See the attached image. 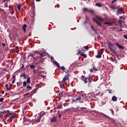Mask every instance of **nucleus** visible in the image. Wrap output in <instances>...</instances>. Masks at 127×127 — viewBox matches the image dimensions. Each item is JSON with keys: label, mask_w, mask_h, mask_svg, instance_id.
Instances as JSON below:
<instances>
[{"label": "nucleus", "mask_w": 127, "mask_h": 127, "mask_svg": "<svg viewBox=\"0 0 127 127\" xmlns=\"http://www.w3.org/2000/svg\"><path fill=\"white\" fill-rule=\"evenodd\" d=\"M109 7L111 9H113V10H116V9H118V8H119V7H117L115 5H111L109 6Z\"/></svg>", "instance_id": "9"}, {"label": "nucleus", "mask_w": 127, "mask_h": 127, "mask_svg": "<svg viewBox=\"0 0 127 127\" xmlns=\"http://www.w3.org/2000/svg\"><path fill=\"white\" fill-rule=\"evenodd\" d=\"M20 77L23 78V79H26V75L25 73L21 74Z\"/></svg>", "instance_id": "21"}, {"label": "nucleus", "mask_w": 127, "mask_h": 127, "mask_svg": "<svg viewBox=\"0 0 127 127\" xmlns=\"http://www.w3.org/2000/svg\"><path fill=\"white\" fill-rule=\"evenodd\" d=\"M62 108V104H59L58 105V106H57V109H61Z\"/></svg>", "instance_id": "25"}, {"label": "nucleus", "mask_w": 127, "mask_h": 127, "mask_svg": "<svg viewBox=\"0 0 127 127\" xmlns=\"http://www.w3.org/2000/svg\"><path fill=\"white\" fill-rule=\"evenodd\" d=\"M80 56H82L84 58H87V54L83 53L80 54Z\"/></svg>", "instance_id": "23"}, {"label": "nucleus", "mask_w": 127, "mask_h": 127, "mask_svg": "<svg viewBox=\"0 0 127 127\" xmlns=\"http://www.w3.org/2000/svg\"><path fill=\"white\" fill-rule=\"evenodd\" d=\"M4 5L5 7H7V2L4 3Z\"/></svg>", "instance_id": "44"}, {"label": "nucleus", "mask_w": 127, "mask_h": 127, "mask_svg": "<svg viewBox=\"0 0 127 127\" xmlns=\"http://www.w3.org/2000/svg\"><path fill=\"white\" fill-rule=\"evenodd\" d=\"M60 97H63V92H60L59 94Z\"/></svg>", "instance_id": "34"}, {"label": "nucleus", "mask_w": 127, "mask_h": 127, "mask_svg": "<svg viewBox=\"0 0 127 127\" xmlns=\"http://www.w3.org/2000/svg\"><path fill=\"white\" fill-rule=\"evenodd\" d=\"M15 49H16V53H18V47H15Z\"/></svg>", "instance_id": "41"}, {"label": "nucleus", "mask_w": 127, "mask_h": 127, "mask_svg": "<svg viewBox=\"0 0 127 127\" xmlns=\"http://www.w3.org/2000/svg\"><path fill=\"white\" fill-rule=\"evenodd\" d=\"M83 12H88V13H91V14H95V10L93 9H89L88 8H82Z\"/></svg>", "instance_id": "3"}, {"label": "nucleus", "mask_w": 127, "mask_h": 127, "mask_svg": "<svg viewBox=\"0 0 127 127\" xmlns=\"http://www.w3.org/2000/svg\"><path fill=\"white\" fill-rule=\"evenodd\" d=\"M117 13L118 14H122V13L125 14V13H126V12H125V10H124V8L121 7V8L118 9Z\"/></svg>", "instance_id": "7"}, {"label": "nucleus", "mask_w": 127, "mask_h": 127, "mask_svg": "<svg viewBox=\"0 0 127 127\" xmlns=\"http://www.w3.org/2000/svg\"><path fill=\"white\" fill-rule=\"evenodd\" d=\"M30 69H33V70H34V69H35V66H34L33 64H32L30 65Z\"/></svg>", "instance_id": "28"}, {"label": "nucleus", "mask_w": 127, "mask_h": 127, "mask_svg": "<svg viewBox=\"0 0 127 127\" xmlns=\"http://www.w3.org/2000/svg\"><path fill=\"white\" fill-rule=\"evenodd\" d=\"M21 68V69H23V68H24V64H22Z\"/></svg>", "instance_id": "55"}, {"label": "nucleus", "mask_w": 127, "mask_h": 127, "mask_svg": "<svg viewBox=\"0 0 127 127\" xmlns=\"http://www.w3.org/2000/svg\"><path fill=\"white\" fill-rule=\"evenodd\" d=\"M21 4H19L17 5V8L18 10H20V9H21Z\"/></svg>", "instance_id": "26"}, {"label": "nucleus", "mask_w": 127, "mask_h": 127, "mask_svg": "<svg viewBox=\"0 0 127 127\" xmlns=\"http://www.w3.org/2000/svg\"><path fill=\"white\" fill-rule=\"evenodd\" d=\"M112 100L113 102H117V101H118V98H117L116 96H114L112 98Z\"/></svg>", "instance_id": "16"}, {"label": "nucleus", "mask_w": 127, "mask_h": 127, "mask_svg": "<svg viewBox=\"0 0 127 127\" xmlns=\"http://www.w3.org/2000/svg\"><path fill=\"white\" fill-rule=\"evenodd\" d=\"M81 100V97L78 96V97H77L75 100H73L72 101V102L73 103H76V102H77V101H80Z\"/></svg>", "instance_id": "15"}, {"label": "nucleus", "mask_w": 127, "mask_h": 127, "mask_svg": "<svg viewBox=\"0 0 127 127\" xmlns=\"http://www.w3.org/2000/svg\"><path fill=\"white\" fill-rule=\"evenodd\" d=\"M35 93H36V89H34L31 91V95H33V94H35Z\"/></svg>", "instance_id": "30"}, {"label": "nucleus", "mask_w": 127, "mask_h": 127, "mask_svg": "<svg viewBox=\"0 0 127 127\" xmlns=\"http://www.w3.org/2000/svg\"><path fill=\"white\" fill-rule=\"evenodd\" d=\"M79 103H84V101H79Z\"/></svg>", "instance_id": "62"}, {"label": "nucleus", "mask_w": 127, "mask_h": 127, "mask_svg": "<svg viewBox=\"0 0 127 127\" xmlns=\"http://www.w3.org/2000/svg\"><path fill=\"white\" fill-rule=\"evenodd\" d=\"M116 1H118V0H113L112 1L111 3L114 4Z\"/></svg>", "instance_id": "38"}, {"label": "nucleus", "mask_w": 127, "mask_h": 127, "mask_svg": "<svg viewBox=\"0 0 127 127\" xmlns=\"http://www.w3.org/2000/svg\"><path fill=\"white\" fill-rule=\"evenodd\" d=\"M7 62H8V63H10V61L7 60Z\"/></svg>", "instance_id": "60"}, {"label": "nucleus", "mask_w": 127, "mask_h": 127, "mask_svg": "<svg viewBox=\"0 0 127 127\" xmlns=\"http://www.w3.org/2000/svg\"><path fill=\"white\" fill-rule=\"evenodd\" d=\"M41 0H36V1H40Z\"/></svg>", "instance_id": "63"}, {"label": "nucleus", "mask_w": 127, "mask_h": 127, "mask_svg": "<svg viewBox=\"0 0 127 127\" xmlns=\"http://www.w3.org/2000/svg\"><path fill=\"white\" fill-rule=\"evenodd\" d=\"M85 49H86V50H89V47L88 46H84L83 47Z\"/></svg>", "instance_id": "36"}, {"label": "nucleus", "mask_w": 127, "mask_h": 127, "mask_svg": "<svg viewBox=\"0 0 127 127\" xmlns=\"http://www.w3.org/2000/svg\"><path fill=\"white\" fill-rule=\"evenodd\" d=\"M22 85V82H17V87H20V85Z\"/></svg>", "instance_id": "31"}, {"label": "nucleus", "mask_w": 127, "mask_h": 127, "mask_svg": "<svg viewBox=\"0 0 127 127\" xmlns=\"http://www.w3.org/2000/svg\"><path fill=\"white\" fill-rule=\"evenodd\" d=\"M39 86H40V85H39V84H38V85H37L38 88H39V87H40Z\"/></svg>", "instance_id": "61"}, {"label": "nucleus", "mask_w": 127, "mask_h": 127, "mask_svg": "<svg viewBox=\"0 0 127 127\" xmlns=\"http://www.w3.org/2000/svg\"><path fill=\"white\" fill-rule=\"evenodd\" d=\"M32 57V58H33L34 57V55H33V54H30L29 55V57Z\"/></svg>", "instance_id": "40"}, {"label": "nucleus", "mask_w": 127, "mask_h": 127, "mask_svg": "<svg viewBox=\"0 0 127 127\" xmlns=\"http://www.w3.org/2000/svg\"><path fill=\"white\" fill-rule=\"evenodd\" d=\"M7 112L8 113L9 115H11L12 114L10 113V111L9 110H7Z\"/></svg>", "instance_id": "52"}, {"label": "nucleus", "mask_w": 127, "mask_h": 127, "mask_svg": "<svg viewBox=\"0 0 127 127\" xmlns=\"http://www.w3.org/2000/svg\"><path fill=\"white\" fill-rule=\"evenodd\" d=\"M16 80V79H13V80H12V84H14V83L15 82Z\"/></svg>", "instance_id": "47"}, {"label": "nucleus", "mask_w": 127, "mask_h": 127, "mask_svg": "<svg viewBox=\"0 0 127 127\" xmlns=\"http://www.w3.org/2000/svg\"><path fill=\"white\" fill-rule=\"evenodd\" d=\"M90 71L91 73H93V72H94V69L93 68H91L90 69Z\"/></svg>", "instance_id": "48"}, {"label": "nucleus", "mask_w": 127, "mask_h": 127, "mask_svg": "<svg viewBox=\"0 0 127 127\" xmlns=\"http://www.w3.org/2000/svg\"><path fill=\"white\" fill-rule=\"evenodd\" d=\"M64 107H66V106H68V103H64Z\"/></svg>", "instance_id": "54"}, {"label": "nucleus", "mask_w": 127, "mask_h": 127, "mask_svg": "<svg viewBox=\"0 0 127 127\" xmlns=\"http://www.w3.org/2000/svg\"><path fill=\"white\" fill-rule=\"evenodd\" d=\"M36 53H37L38 54H39L40 58H41V57H44V56H46V55L45 54V52H43L42 53H40L39 52H36Z\"/></svg>", "instance_id": "12"}, {"label": "nucleus", "mask_w": 127, "mask_h": 127, "mask_svg": "<svg viewBox=\"0 0 127 127\" xmlns=\"http://www.w3.org/2000/svg\"><path fill=\"white\" fill-rule=\"evenodd\" d=\"M1 45H2L3 47H5V44L2 43Z\"/></svg>", "instance_id": "56"}, {"label": "nucleus", "mask_w": 127, "mask_h": 127, "mask_svg": "<svg viewBox=\"0 0 127 127\" xmlns=\"http://www.w3.org/2000/svg\"><path fill=\"white\" fill-rule=\"evenodd\" d=\"M51 122L52 123H56L57 122V119L56 118V117H54L52 118V119L51 120Z\"/></svg>", "instance_id": "17"}, {"label": "nucleus", "mask_w": 127, "mask_h": 127, "mask_svg": "<svg viewBox=\"0 0 127 127\" xmlns=\"http://www.w3.org/2000/svg\"><path fill=\"white\" fill-rule=\"evenodd\" d=\"M116 45L119 48H120L121 49H125V47H124V46L120 45L118 43H116Z\"/></svg>", "instance_id": "19"}, {"label": "nucleus", "mask_w": 127, "mask_h": 127, "mask_svg": "<svg viewBox=\"0 0 127 127\" xmlns=\"http://www.w3.org/2000/svg\"><path fill=\"white\" fill-rule=\"evenodd\" d=\"M65 73L66 74H67L65 75V76L64 77L62 83H65V82H66V81L68 80V78H69V74H68V73H67V72L66 71H65Z\"/></svg>", "instance_id": "8"}, {"label": "nucleus", "mask_w": 127, "mask_h": 127, "mask_svg": "<svg viewBox=\"0 0 127 127\" xmlns=\"http://www.w3.org/2000/svg\"><path fill=\"white\" fill-rule=\"evenodd\" d=\"M99 20H100V21H101L102 22L105 21L104 19H103L99 16H97L96 18H93V21H94V22H96V23H97L99 25V26L102 27V24H101V22H100Z\"/></svg>", "instance_id": "2"}, {"label": "nucleus", "mask_w": 127, "mask_h": 127, "mask_svg": "<svg viewBox=\"0 0 127 127\" xmlns=\"http://www.w3.org/2000/svg\"><path fill=\"white\" fill-rule=\"evenodd\" d=\"M81 79L82 81H83V82L85 84H87V77H86L85 76H82L81 77Z\"/></svg>", "instance_id": "10"}, {"label": "nucleus", "mask_w": 127, "mask_h": 127, "mask_svg": "<svg viewBox=\"0 0 127 127\" xmlns=\"http://www.w3.org/2000/svg\"><path fill=\"white\" fill-rule=\"evenodd\" d=\"M95 5L96 6H98V7H102V4H101L100 3H96L95 4Z\"/></svg>", "instance_id": "24"}, {"label": "nucleus", "mask_w": 127, "mask_h": 127, "mask_svg": "<svg viewBox=\"0 0 127 127\" xmlns=\"http://www.w3.org/2000/svg\"><path fill=\"white\" fill-rule=\"evenodd\" d=\"M59 68H60V69H61L62 70H63V71H64L65 72V70H66V68H65L64 67V66H62V67H59Z\"/></svg>", "instance_id": "33"}, {"label": "nucleus", "mask_w": 127, "mask_h": 127, "mask_svg": "<svg viewBox=\"0 0 127 127\" xmlns=\"http://www.w3.org/2000/svg\"><path fill=\"white\" fill-rule=\"evenodd\" d=\"M12 79L13 80H16V79L15 78V75H13L12 76Z\"/></svg>", "instance_id": "46"}, {"label": "nucleus", "mask_w": 127, "mask_h": 127, "mask_svg": "<svg viewBox=\"0 0 127 127\" xmlns=\"http://www.w3.org/2000/svg\"><path fill=\"white\" fill-rule=\"evenodd\" d=\"M10 119H14V116L12 115V116H10Z\"/></svg>", "instance_id": "50"}, {"label": "nucleus", "mask_w": 127, "mask_h": 127, "mask_svg": "<svg viewBox=\"0 0 127 127\" xmlns=\"http://www.w3.org/2000/svg\"><path fill=\"white\" fill-rule=\"evenodd\" d=\"M87 108L86 107H81L80 109L82 112H84V110H86Z\"/></svg>", "instance_id": "35"}, {"label": "nucleus", "mask_w": 127, "mask_h": 127, "mask_svg": "<svg viewBox=\"0 0 127 127\" xmlns=\"http://www.w3.org/2000/svg\"><path fill=\"white\" fill-rule=\"evenodd\" d=\"M104 53V51L102 49H101L98 52V55L96 56V58H102V55Z\"/></svg>", "instance_id": "6"}, {"label": "nucleus", "mask_w": 127, "mask_h": 127, "mask_svg": "<svg viewBox=\"0 0 127 127\" xmlns=\"http://www.w3.org/2000/svg\"><path fill=\"white\" fill-rule=\"evenodd\" d=\"M108 47L110 48L111 51L116 53V51H115V49H116V45H115V44L109 43L108 45Z\"/></svg>", "instance_id": "4"}, {"label": "nucleus", "mask_w": 127, "mask_h": 127, "mask_svg": "<svg viewBox=\"0 0 127 127\" xmlns=\"http://www.w3.org/2000/svg\"><path fill=\"white\" fill-rule=\"evenodd\" d=\"M114 23H115V22H105L104 23V24L106 25V24H107L108 25H109V26H112V25L113 24H114Z\"/></svg>", "instance_id": "13"}, {"label": "nucleus", "mask_w": 127, "mask_h": 127, "mask_svg": "<svg viewBox=\"0 0 127 127\" xmlns=\"http://www.w3.org/2000/svg\"><path fill=\"white\" fill-rule=\"evenodd\" d=\"M6 90L7 91H9L10 90V89H9V88L8 87V88H6Z\"/></svg>", "instance_id": "58"}, {"label": "nucleus", "mask_w": 127, "mask_h": 127, "mask_svg": "<svg viewBox=\"0 0 127 127\" xmlns=\"http://www.w3.org/2000/svg\"><path fill=\"white\" fill-rule=\"evenodd\" d=\"M46 115V112H41L40 114H39L38 117L36 120H32L30 123H31L32 125H34V124H38L40 122V120H41V118L43 117V116H45Z\"/></svg>", "instance_id": "1"}, {"label": "nucleus", "mask_w": 127, "mask_h": 127, "mask_svg": "<svg viewBox=\"0 0 127 127\" xmlns=\"http://www.w3.org/2000/svg\"><path fill=\"white\" fill-rule=\"evenodd\" d=\"M39 63H42V62H43V61H42L40 60V61H39Z\"/></svg>", "instance_id": "59"}, {"label": "nucleus", "mask_w": 127, "mask_h": 127, "mask_svg": "<svg viewBox=\"0 0 127 127\" xmlns=\"http://www.w3.org/2000/svg\"><path fill=\"white\" fill-rule=\"evenodd\" d=\"M33 72L35 73V74H36V70L34 69H33Z\"/></svg>", "instance_id": "53"}, {"label": "nucleus", "mask_w": 127, "mask_h": 127, "mask_svg": "<svg viewBox=\"0 0 127 127\" xmlns=\"http://www.w3.org/2000/svg\"><path fill=\"white\" fill-rule=\"evenodd\" d=\"M120 19H123V20H120L119 21V23H122V22H124V21L125 20V18L124 17V16H120Z\"/></svg>", "instance_id": "18"}, {"label": "nucleus", "mask_w": 127, "mask_h": 127, "mask_svg": "<svg viewBox=\"0 0 127 127\" xmlns=\"http://www.w3.org/2000/svg\"><path fill=\"white\" fill-rule=\"evenodd\" d=\"M120 31H123V29H121L120 30Z\"/></svg>", "instance_id": "64"}, {"label": "nucleus", "mask_w": 127, "mask_h": 127, "mask_svg": "<svg viewBox=\"0 0 127 127\" xmlns=\"http://www.w3.org/2000/svg\"><path fill=\"white\" fill-rule=\"evenodd\" d=\"M60 88H61V89H63V88H64V86L60 84Z\"/></svg>", "instance_id": "51"}, {"label": "nucleus", "mask_w": 127, "mask_h": 127, "mask_svg": "<svg viewBox=\"0 0 127 127\" xmlns=\"http://www.w3.org/2000/svg\"><path fill=\"white\" fill-rule=\"evenodd\" d=\"M107 91H108L109 94H112V92H113V91L111 89H108Z\"/></svg>", "instance_id": "39"}, {"label": "nucleus", "mask_w": 127, "mask_h": 127, "mask_svg": "<svg viewBox=\"0 0 127 127\" xmlns=\"http://www.w3.org/2000/svg\"><path fill=\"white\" fill-rule=\"evenodd\" d=\"M30 80H31L30 77H28L27 79V81H24L23 82V87H24V88H26V86H27V84H30L31 82Z\"/></svg>", "instance_id": "5"}, {"label": "nucleus", "mask_w": 127, "mask_h": 127, "mask_svg": "<svg viewBox=\"0 0 127 127\" xmlns=\"http://www.w3.org/2000/svg\"><path fill=\"white\" fill-rule=\"evenodd\" d=\"M4 100V98H0V102L1 103L2 102H3Z\"/></svg>", "instance_id": "37"}, {"label": "nucleus", "mask_w": 127, "mask_h": 127, "mask_svg": "<svg viewBox=\"0 0 127 127\" xmlns=\"http://www.w3.org/2000/svg\"><path fill=\"white\" fill-rule=\"evenodd\" d=\"M27 27V25L26 24H24L22 26V29L23 30L24 32L26 31V28Z\"/></svg>", "instance_id": "14"}, {"label": "nucleus", "mask_w": 127, "mask_h": 127, "mask_svg": "<svg viewBox=\"0 0 127 127\" xmlns=\"http://www.w3.org/2000/svg\"><path fill=\"white\" fill-rule=\"evenodd\" d=\"M110 111H111V112H112V114L113 116L115 115V114H114V110H112V109H110Z\"/></svg>", "instance_id": "43"}, {"label": "nucleus", "mask_w": 127, "mask_h": 127, "mask_svg": "<svg viewBox=\"0 0 127 127\" xmlns=\"http://www.w3.org/2000/svg\"><path fill=\"white\" fill-rule=\"evenodd\" d=\"M91 28H92V30L93 31H94L95 33H96V34H97V31H96V30H95V29L94 28V26H92Z\"/></svg>", "instance_id": "32"}, {"label": "nucleus", "mask_w": 127, "mask_h": 127, "mask_svg": "<svg viewBox=\"0 0 127 127\" xmlns=\"http://www.w3.org/2000/svg\"><path fill=\"white\" fill-rule=\"evenodd\" d=\"M26 90H28V91H30V90H32V87L30 86V85H28L26 87Z\"/></svg>", "instance_id": "22"}, {"label": "nucleus", "mask_w": 127, "mask_h": 127, "mask_svg": "<svg viewBox=\"0 0 127 127\" xmlns=\"http://www.w3.org/2000/svg\"><path fill=\"white\" fill-rule=\"evenodd\" d=\"M82 52H83V50H78V52L76 53L77 55H79V54H81Z\"/></svg>", "instance_id": "29"}, {"label": "nucleus", "mask_w": 127, "mask_h": 127, "mask_svg": "<svg viewBox=\"0 0 127 127\" xmlns=\"http://www.w3.org/2000/svg\"><path fill=\"white\" fill-rule=\"evenodd\" d=\"M54 64H55L56 66H57V67H58V68L60 67V65L59 64V63H58L57 62L54 61Z\"/></svg>", "instance_id": "20"}, {"label": "nucleus", "mask_w": 127, "mask_h": 127, "mask_svg": "<svg viewBox=\"0 0 127 127\" xmlns=\"http://www.w3.org/2000/svg\"><path fill=\"white\" fill-rule=\"evenodd\" d=\"M87 81L89 83H92V80H93V78H92V76L91 75H89L88 77H86Z\"/></svg>", "instance_id": "11"}, {"label": "nucleus", "mask_w": 127, "mask_h": 127, "mask_svg": "<svg viewBox=\"0 0 127 127\" xmlns=\"http://www.w3.org/2000/svg\"><path fill=\"white\" fill-rule=\"evenodd\" d=\"M5 87H6V88H8V84H6Z\"/></svg>", "instance_id": "57"}, {"label": "nucleus", "mask_w": 127, "mask_h": 127, "mask_svg": "<svg viewBox=\"0 0 127 127\" xmlns=\"http://www.w3.org/2000/svg\"><path fill=\"white\" fill-rule=\"evenodd\" d=\"M61 117H62V114H59V119H61Z\"/></svg>", "instance_id": "49"}, {"label": "nucleus", "mask_w": 127, "mask_h": 127, "mask_svg": "<svg viewBox=\"0 0 127 127\" xmlns=\"http://www.w3.org/2000/svg\"><path fill=\"white\" fill-rule=\"evenodd\" d=\"M37 59H38V58H36V57H34L33 58V60H35V61H36V60H37Z\"/></svg>", "instance_id": "45"}, {"label": "nucleus", "mask_w": 127, "mask_h": 127, "mask_svg": "<svg viewBox=\"0 0 127 127\" xmlns=\"http://www.w3.org/2000/svg\"><path fill=\"white\" fill-rule=\"evenodd\" d=\"M104 117H106L107 119H110V117L108 115H106V114H103Z\"/></svg>", "instance_id": "42"}, {"label": "nucleus", "mask_w": 127, "mask_h": 127, "mask_svg": "<svg viewBox=\"0 0 127 127\" xmlns=\"http://www.w3.org/2000/svg\"><path fill=\"white\" fill-rule=\"evenodd\" d=\"M10 13H11V14H13V13H14V10L13 9V8L10 9Z\"/></svg>", "instance_id": "27"}]
</instances>
